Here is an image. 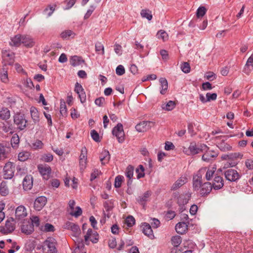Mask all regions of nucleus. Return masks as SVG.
<instances>
[{"instance_id":"48","label":"nucleus","mask_w":253,"mask_h":253,"mask_svg":"<svg viewBox=\"0 0 253 253\" xmlns=\"http://www.w3.org/2000/svg\"><path fill=\"white\" fill-rule=\"evenodd\" d=\"M19 143V137L17 134H14L11 139V144L12 147H17Z\"/></svg>"},{"instance_id":"34","label":"nucleus","mask_w":253,"mask_h":253,"mask_svg":"<svg viewBox=\"0 0 253 253\" xmlns=\"http://www.w3.org/2000/svg\"><path fill=\"white\" fill-rule=\"evenodd\" d=\"M30 114L31 118L34 123L37 124L39 123L40 121V118L39 114L37 109L34 106H32L30 108Z\"/></svg>"},{"instance_id":"10","label":"nucleus","mask_w":253,"mask_h":253,"mask_svg":"<svg viewBox=\"0 0 253 253\" xmlns=\"http://www.w3.org/2000/svg\"><path fill=\"white\" fill-rule=\"evenodd\" d=\"M27 215L26 208L23 205L17 207L15 212V219L17 221H21L25 220L24 218Z\"/></svg>"},{"instance_id":"24","label":"nucleus","mask_w":253,"mask_h":253,"mask_svg":"<svg viewBox=\"0 0 253 253\" xmlns=\"http://www.w3.org/2000/svg\"><path fill=\"white\" fill-rule=\"evenodd\" d=\"M211 184L209 182H206L202 185L199 191V193L202 196H205L209 194L212 188Z\"/></svg>"},{"instance_id":"28","label":"nucleus","mask_w":253,"mask_h":253,"mask_svg":"<svg viewBox=\"0 0 253 253\" xmlns=\"http://www.w3.org/2000/svg\"><path fill=\"white\" fill-rule=\"evenodd\" d=\"M84 62V60L83 58L77 55L72 56L70 58V64L74 67L80 66Z\"/></svg>"},{"instance_id":"41","label":"nucleus","mask_w":253,"mask_h":253,"mask_svg":"<svg viewBox=\"0 0 253 253\" xmlns=\"http://www.w3.org/2000/svg\"><path fill=\"white\" fill-rule=\"evenodd\" d=\"M175 107V103L174 101H169L167 104H163L162 108L163 110L167 111H171Z\"/></svg>"},{"instance_id":"21","label":"nucleus","mask_w":253,"mask_h":253,"mask_svg":"<svg viewBox=\"0 0 253 253\" xmlns=\"http://www.w3.org/2000/svg\"><path fill=\"white\" fill-rule=\"evenodd\" d=\"M142 233L149 238L152 239L154 238V235L151 226L147 222H144L141 224Z\"/></svg>"},{"instance_id":"51","label":"nucleus","mask_w":253,"mask_h":253,"mask_svg":"<svg viewBox=\"0 0 253 253\" xmlns=\"http://www.w3.org/2000/svg\"><path fill=\"white\" fill-rule=\"evenodd\" d=\"M60 113L62 116L67 115V108L65 102L64 100H61L60 106Z\"/></svg>"},{"instance_id":"61","label":"nucleus","mask_w":253,"mask_h":253,"mask_svg":"<svg viewBox=\"0 0 253 253\" xmlns=\"http://www.w3.org/2000/svg\"><path fill=\"white\" fill-rule=\"evenodd\" d=\"M206 98H207L208 102L211 100H215L217 98V94L215 93H211L210 92H208L206 94Z\"/></svg>"},{"instance_id":"9","label":"nucleus","mask_w":253,"mask_h":253,"mask_svg":"<svg viewBox=\"0 0 253 253\" xmlns=\"http://www.w3.org/2000/svg\"><path fill=\"white\" fill-rule=\"evenodd\" d=\"M112 134L115 135L119 143H123L125 140V133L123 125L118 123L112 129Z\"/></svg>"},{"instance_id":"36","label":"nucleus","mask_w":253,"mask_h":253,"mask_svg":"<svg viewBox=\"0 0 253 253\" xmlns=\"http://www.w3.org/2000/svg\"><path fill=\"white\" fill-rule=\"evenodd\" d=\"M151 192L147 191L145 192L143 195L139 196L137 199V201L141 205L145 204L146 202L148 200L149 197L151 195Z\"/></svg>"},{"instance_id":"44","label":"nucleus","mask_w":253,"mask_h":253,"mask_svg":"<svg viewBox=\"0 0 253 253\" xmlns=\"http://www.w3.org/2000/svg\"><path fill=\"white\" fill-rule=\"evenodd\" d=\"M114 200H110L106 201L104 203V204H103L104 207L106 211L109 212V211H111V210H112V209H113V208L114 207Z\"/></svg>"},{"instance_id":"25","label":"nucleus","mask_w":253,"mask_h":253,"mask_svg":"<svg viewBox=\"0 0 253 253\" xmlns=\"http://www.w3.org/2000/svg\"><path fill=\"white\" fill-rule=\"evenodd\" d=\"M211 185L214 189H220L224 185L223 178L220 176L217 175L216 174L214 175Z\"/></svg>"},{"instance_id":"40","label":"nucleus","mask_w":253,"mask_h":253,"mask_svg":"<svg viewBox=\"0 0 253 253\" xmlns=\"http://www.w3.org/2000/svg\"><path fill=\"white\" fill-rule=\"evenodd\" d=\"M10 116V112L7 108L3 107L0 110V118L2 120H7Z\"/></svg>"},{"instance_id":"6","label":"nucleus","mask_w":253,"mask_h":253,"mask_svg":"<svg viewBox=\"0 0 253 253\" xmlns=\"http://www.w3.org/2000/svg\"><path fill=\"white\" fill-rule=\"evenodd\" d=\"M16 220L13 217L8 218L4 227H0V231L4 234H7L12 232L15 229Z\"/></svg>"},{"instance_id":"7","label":"nucleus","mask_w":253,"mask_h":253,"mask_svg":"<svg viewBox=\"0 0 253 253\" xmlns=\"http://www.w3.org/2000/svg\"><path fill=\"white\" fill-rule=\"evenodd\" d=\"M15 53L10 50H2V65L6 64L7 65H11L14 61Z\"/></svg>"},{"instance_id":"18","label":"nucleus","mask_w":253,"mask_h":253,"mask_svg":"<svg viewBox=\"0 0 253 253\" xmlns=\"http://www.w3.org/2000/svg\"><path fill=\"white\" fill-rule=\"evenodd\" d=\"M93 243L98 242L99 239V235L96 231H93L91 228L87 230L86 235L84 236V240L85 242L88 241V239Z\"/></svg>"},{"instance_id":"43","label":"nucleus","mask_w":253,"mask_h":253,"mask_svg":"<svg viewBox=\"0 0 253 253\" xmlns=\"http://www.w3.org/2000/svg\"><path fill=\"white\" fill-rule=\"evenodd\" d=\"M140 15L142 17L146 18L148 20H151L152 19L151 11L148 9H142L141 11Z\"/></svg>"},{"instance_id":"29","label":"nucleus","mask_w":253,"mask_h":253,"mask_svg":"<svg viewBox=\"0 0 253 253\" xmlns=\"http://www.w3.org/2000/svg\"><path fill=\"white\" fill-rule=\"evenodd\" d=\"M175 229L177 233L183 234L187 230L188 225L186 222H179L176 224Z\"/></svg>"},{"instance_id":"49","label":"nucleus","mask_w":253,"mask_h":253,"mask_svg":"<svg viewBox=\"0 0 253 253\" xmlns=\"http://www.w3.org/2000/svg\"><path fill=\"white\" fill-rule=\"evenodd\" d=\"M41 159L43 162L49 163L53 160V156L50 153L44 154L42 156Z\"/></svg>"},{"instance_id":"12","label":"nucleus","mask_w":253,"mask_h":253,"mask_svg":"<svg viewBox=\"0 0 253 253\" xmlns=\"http://www.w3.org/2000/svg\"><path fill=\"white\" fill-rule=\"evenodd\" d=\"M204 154L202 155V159L206 162H210L211 161L214 159L218 156L217 152L213 150H210L209 147L207 146V149L203 151Z\"/></svg>"},{"instance_id":"59","label":"nucleus","mask_w":253,"mask_h":253,"mask_svg":"<svg viewBox=\"0 0 253 253\" xmlns=\"http://www.w3.org/2000/svg\"><path fill=\"white\" fill-rule=\"evenodd\" d=\"M181 70L185 73H188L190 71V66L188 63L184 62L181 65Z\"/></svg>"},{"instance_id":"16","label":"nucleus","mask_w":253,"mask_h":253,"mask_svg":"<svg viewBox=\"0 0 253 253\" xmlns=\"http://www.w3.org/2000/svg\"><path fill=\"white\" fill-rule=\"evenodd\" d=\"M75 91L78 94L81 103H84L86 99V94L83 86L79 83H76L75 84Z\"/></svg>"},{"instance_id":"52","label":"nucleus","mask_w":253,"mask_h":253,"mask_svg":"<svg viewBox=\"0 0 253 253\" xmlns=\"http://www.w3.org/2000/svg\"><path fill=\"white\" fill-rule=\"evenodd\" d=\"M206 169V168H205ZM215 172V169L212 168V169H208L207 170L206 169V178L207 180H211V178L213 176Z\"/></svg>"},{"instance_id":"2","label":"nucleus","mask_w":253,"mask_h":253,"mask_svg":"<svg viewBox=\"0 0 253 253\" xmlns=\"http://www.w3.org/2000/svg\"><path fill=\"white\" fill-rule=\"evenodd\" d=\"M56 241L52 237L47 238L42 244V250L44 253H57Z\"/></svg>"},{"instance_id":"53","label":"nucleus","mask_w":253,"mask_h":253,"mask_svg":"<svg viewBox=\"0 0 253 253\" xmlns=\"http://www.w3.org/2000/svg\"><path fill=\"white\" fill-rule=\"evenodd\" d=\"M95 51L98 54L103 55L104 54V48L103 45L100 42L95 43Z\"/></svg>"},{"instance_id":"23","label":"nucleus","mask_w":253,"mask_h":253,"mask_svg":"<svg viewBox=\"0 0 253 253\" xmlns=\"http://www.w3.org/2000/svg\"><path fill=\"white\" fill-rule=\"evenodd\" d=\"M8 70V67L6 66V64H3L0 70V81L4 84H7L9 82Z\"/></svg>"},{"instance_id":"22","label":"nucleus","mask_w":253,"mask_h":253,"mask_svg":"<svg viewBox=\"0 0 253 253\" xmlns=\"http://www.w3.org/2000/svg\"><path fill=\"white\" fill-rule=\"evenodd\" d=\"M47 200L44 196L38 197L34 202V207L36 210L41 211L45 205Z\"/></svg>"},{"instance_id":"17","label":"nucleus","mask_w":253,"mask_h":253,"mask_svg":"<svg viewBox=\"0 0 253 253\" xmlns=\"http://www.w3.org/2000/svg\"><path fill=\"white\" fill-rule=\"evenodd\" d=\"M153 123L150 121H143L136 125L135 128L138 132H143L149 130Z\"/></svg>"},{"instance_id":"3","label":"nucleus","mask_w":253,"mask_h":253,"mask_svg":"<svg viewBox=\"0 0 253 253\" xmlns=\"http://www.w3.org/2000/svg\"><path fill=\"white\" fill-rule=\"evenodd\" d=\"M207 149V145L204 144L196 145L195 143H191L189 147L188 151H184L185 153L188 155H194L200 153H202Z\"/></svg>"},{"instance_id":"54","label":"nucleus","mask_w":253,"mask_h":253,"mask_svg":"<svg viewBox=\"0 0 253 253\" xmlns=\"http://www.w3.org/2000/svg\"><path fill=\"white\" fill-rule=\"evenodd\" d=\"M207 11V9L205 6H200L196 12L197 17L198 18L202 17L205 15Z\"/></svg>"},{"instance_id":"35","label":"nucleus","mask_w":253,"mask_h":253,"mask_svg":"<svg viewBox=\"0 0 253 253\" xmlns=\"http://www.w3.org/2000/svg\"><path fill=\"white\" fill-rule=\"evenodd\" d=\"M159 82L161 84L160 93L163 95L165 94L168 88V81L166 79L164 78H161L159 79Z\"/></svg>"},{"instance_id":"39","label":"nucleus","mask_w":253,"mask_h":253,"mask_svg":"<svg viewBox=\"0 0 253 253\" xmlns=\"http://www.w3.org/2000/svg\"><path fill=\"white\" fill-rule=\"evenodd\" d=\"M30 156V153L27 151H23L20 152L18 155V160L24 162L27 160Z\"/></svg>"},{"instance_id":"57","label":"nucleus","mask_w":253,"mask_h":253,"mask_svg":"<svg viewBox=\"0 0 253 253\" xmlns=\"http://www.w3.org/2000/svg\"><path fill=\"white\" fill-rule=\"evenodd\" d=\"M135 223V218L131 215L127 216L126 219V223L128 227H132Z\"/></svg>"},{"instance_id":"30","label":"nucleus","mask_w":253,"mask_h":253,"mask_svg":"<svg viewBox=\"0 0 253 253\" xmlns=\"http://www.w3.org/2000/svg\"><path fill=\"white\" fill-rule=\"evenodd\" d=\"M187 182V178L185 177H181L178 179L172 185L171 189L175 190Z\"/></svg>"},{"instance_id":"31","label":"nucleus","mask_w":253,"mask_h":253,"mask_svg":"<svg viewBox=\"0 0 253 253\" xmlns=\"http://www.w3.org/2000/svg\"><path fill=\"white\" fill-rule=\"evenodd\" d=\"M99 158L102 165L107 164L110 159L109 152L106 150H103L100 154Z\"/></svg>"},{"instance_id":"46","label":"nucleus","mask_w":253,"mask_h":253,"mask_svg":"<svg viewBox=\"0 0 253 253\" xmlns=\"http://www.w3.org/2000/svg\"><path fill=\"white\" fill-rule=\"evenodd\" d=\"M43 146V144L42 141L37 139L32 143L31 147L34 150H38L42 149Z\"/></svg>"},{"instance_id":"33","label":"nucleus","mask_w":253,"mask_h":253,"mask_svg":"<svg viewBox=\"0 0 253 253\" xmlns=\"http://www.w3.org/2000/svg\"><path fill=\"white\" fill-rule=\"evenodd\" d=\"M9 188L6 181H2L0 184V195L6 196L9 194Z\"/></svg>"},{"instance_id":"27","label":"nucleus","mask_w":253,"mask_h":253,"mask_svg":"<svg viewBox=\"0 0 253 253\" xmlns=\"http://www.w3.org/2000/svg\"><path fill=\"white\" fill-rule=\"evenodd\" d=\"M33 186V177L31 175H27L23 181V187L25 190H30Z\"/></svg>"},{"instance_id":"62","label":"nucleus","mask_w":253,"mask_h":253,"mask_svg":"<svg viewBox=\"0 0 253 253\" xmlns=\"http://www.w3.org/2000/svg\"><path fill=\"white\" fill-rule=\"evenodd\" d=\"M100 173V170L96 169H94L92 172L91 173L90 180L93 181L94 180Z\"/></svg>"},{"instance_id":"37","label":"nucleus","mask_w":253,"mask_h":253,"mask_svg":"<svg viewBox=\"0 0 253 253\" xmlns=\"http://www.w3.org/2000/svg\"><path fill=\"white\" fill-rule=\"evenodd\" d=\"M171 243L174 246V248L172 249L171 253H173L174 251L176 253V248L181 243V237L179 236H175L172 237L171 238Z\"/></svg>"},{"instance_id":"56","label":"nucleus","mask_w":253,"mask_h":253,"mask_svg":"<svg viewBox=\"0 0 253 253\" xmlns=\"http://www.w3.org/2000/svg\"><path fill=\"white\" fill-rule=\"evenodd\" d=\"M149 222L153 228H158L161 224L159 220L156 218H151Z\"/></svg>"},{"instance_id":"38","label":"nucleus","mask_w":253,"mask_h":253,"mask_svg":"<svg viewBox=\"0 0 253 253\" xmlns=\"http://www.w3.org/2000/svg\"><path fill=\"white\" fill-rule=\"evenodd\" d=\"M75 36V34L74 32L70 30H66L63 31L60 34V37L65 40L68 39L70 37L74 38Z\"/></svg>"},{"instance_id":"50","label":"nucleus","mask_w":253,"mask_h":253,"mask_svg":"<svg viewBox=\"0 0 253 253\" xmlns=\"http://www.w3.org/2000/svg\"><path fill=\"white\" fill-rule=\"evenodd\" d=\"M124 179V177L122 175H119L117 176L115 179L114 186L116 188H120Z\"/></svg>"},{"instance_id":"5","label":"nucleus","mask_w":253,"mask_h":253,"mask_svg":"<svg viewBox=\"0 0 253 253\" xmlns=\"http://www.w3.org/2000/svg\"><path fill=\"white\" fill-rule=\"evenodd\" d=\"M13 119L14 124L18 129L22 130L26 127L27 120L26 119L24 114L17 113L14 116Z\"/></svg>"},{"instance_id":"1","label":"nucleus","mask_w":253,"mask_h":253,"mask_svg":"<svg viewBox=\"0 0 253 253\" xmlns=\"http://www.w3.org/2000/svg\"><path fill=\"white\" fill-rule=\"evenodd\" d=\"M34 39L29 35L17 34L10 38L9 42L11 46L19 47L21 44L27 47H32L35 45Z\"/></svg>"},{"instance_id":"4","label":"nucleus","mask_w":253,"mask_h":253,"mask_svg":"<svg viewBox=\"0 0 253 253\" xmlns=\"http://www.w3.org/2000/svg\"><path fill=\"white\" fill-rule=\"evenodd\" d=\"M205 169H200L197 173L193 176V187L194 191H198L200 190L202 183V176L205 173Z\"/></svg>"},{"instance_id":"58","label":"nucleus","mask_w":253,"mask_h":253,"mask_svg":"<svg viewBox=\"0 0 253 253\" xmlns=\"http://www.w3.org/2000/svg\"><path fill=\"white\" fill-rule=\"evenodd\" d=\"M90 134L91 138L94 140L95 142H99L100 141L99 135L98 133L94 129L91 130Z\"/></svg>"},{"instance_id":"64","label":"nucleus","mask_w":253,"mask_h":253,"mask_svg":"<svg viewBox=\"0 0 253 253\" xmlns=\"http://www.w3.org/2000/svg\"><path fill=\"white\" fill-rule=\"evenodd\" d=\"M245 165L249 169H253V159H247L245 161Z\"/></svg>"},{"instance_id":"55","label":"nucleus","mask_w":253,"mask_h":253,"mask_svg":"<svg viewBox=\"0 0 253 253\" xmlns=\"http://www.w3.org/2000/svg\"><path fill=\"white\" fill-rule=\"evenodd\" d=\"M55 7L54 6H51L50 5H48L47 7L45 8V9L43 11V12L46 14L48 17L50 16L54 11L55 10Z\"/></svg>"},{"instance_id":"47","label":"nucleus","mask_w":253,"mask_h":253,"mask_svg":"<svg viewBox=\"0 0 253 253\" xmlns=\"http://www.w3.org/2000/svg\"><path fill=\"white\" fill-rule=\"evenodd\" d=\"M134 168L131 165H129L126 169L125 174L128 179H131L133 175Z\"/></svg>"},{"instance_id":"15","label":"nucleus","mask_w":253,"mask_h":253,"mask_svg":"<svg viewBox=\"0 0 253 253\" xmlns=\"http://www.w3.org/2000/svg\"><path fill=\"white\" fill-rule=\"evenodd\" d=\"M75 201L74 200H70L68 203V206L71 211L70 214L75 217H78L82 214V210L80 207H77L76 211H74V207L75 206Z\"/></svg>"},{"instance_id":"42","label":"nucleus","mask_w":253,"mask_h":253,"mask_svg":"<svg viewBox=\"0 0 253 253\" xmlns=\"http://www.w3.org/2000/svg\"><path fill=\"white\" fill-rule=\"evenodd\" d=\"M157 36L158 39H161L164 42L167 41L169 39L168 34L166 32L162 30H161L157 32Z\"/></svg>"},{"instance_id":"19","label":"nucleus","mask_w":253,"mask_h":253,"mask_svg":"<svg viewBox=\"0 0 253 253\" xmlns=\"http://www.w3.org/2000/svg\"><path fill=\"white\" fill-rule=\"evenodd\" d=\"M21 230L22 233L26 235H29L34 232V228L33 225H32V223H30V221L24 220L23 224L21 225Z\"/></svg>"},{"instance_id":"63","label":"nucleus","mask_w":253,"mask_h":253,"mask_svg":"<svg viewBox=\"0 0 253 253\" xmlns=\"http://www.w3.org/2000/svg\"><path fill=\"white\" fill-rule=\"evenodd\" d=\"M14 66L15 69L18 73L23 75L27 74L26 71L23 69L22 66L20 65L19 63H15Z\"/></svg>"},{"instance_id":"8","label":"nucleus","mask_w":253,"mask_h":253,"mask_svg":"<svg viewBox=\"0 0 253 253\" xmlns=\"http://www.w3.org/2000/svg\"><path fill=\"white\" fill-rule=\"evenodd\" d=\"M15 166L11 162H7L3 167V178L6 179H11L14 176Z\"/></svg>"},{"instance_id":"14","label":"nucleus","mask_w":253,"mask_h":253,"mask_svg":"<svg viewBox=\"0 0 253 253\" xmlns=\"http://www.w3.org/2000/svg\"><path fill=\"white\" fill-rule=\"evenodd\" d=\"M190 194H183L180 195L179 193H174V197L177 199V203L179 206H184L187 204L190 200Z\"/></svg>"},{"instance_id":"13","label":"nucleus","mask_w":253,"mask_h":253,"mask_svg":"<svg viewBox=\"0 0 253 253\" xmlns=\"http://www.w3.org/2000/svg\"><path fill=\"white\" fill-rule=\"evenodd\" d=\"M38 169L43 179L47 180L49 178L51 169L49 166L46 164H40L38 165Z\"/></svg>"},{"instance_id":"32","label":"nucleus","mask_w":253,"mask_h":253,"mask_svg":"<svg viewBox=\"0 0 253 253\" xmlns=\"http://www.w3.org/2000/svg\"><path fill=\"white\" fill-rule=\"evenodd\" d=\"M216 146L221 151L223 152L229 151L232 150V147L223 140L219 142H217Z\"/></svg>"},{"instance_id":"11","label":"nucleus","mask_w":253,"mask_h":253,"mask_svg":"<svg viewBox=\"0 0 253 253\" xmlns=\"http://www.w3.org/2000/svg\"><path fill=\"white\" fill-rule=\"evenodd\" d=\"M224 174L225 178L231 182L236 181L240 177L237 171L232 169L225 170Z\"/></svg>"},{"instance_id":"20","label":"nucleus","mask_w":253,"mask_h":253,"mask_svg":"<svg viewBox=\"0 0 253 253\" xmlns=\"http://www.w3.org/2000/svg\"><path fill=\"white\" fill-rule=\"evenodd\" d=\"M64 228L68 230H70L73 232V236L77 237L78 235L80 234V228L79 225L77 224L71 222L70 221H67L66 222L64 225Z\"/></svg>"},{"instance_id":"26","label":"nucleus","mask_w":253,"mask_h":253,"mask_svg":"<svg viewBox=\"0 0 253 253\" xmlns=\"http://www.w3.org/2000/svg\"><path fill=\"white\" fill-rule=\"evenodd\" d=\"M253 68V52L248 59L244 66L243 72L247 75H249Z\"/></svg>"},{"instance_id":"60","label":"nucleus","mask_w":253,"mask_h":253,"mask_svg":"<svg viewBox=\"0 0 253 253\" xmlns=\"http://www.w3.org/2000/svg\"><path fill=\"white\" fill-rule=\"evenodd\" d=\"M116 73L119 76H122L124 75L125 73V69L124 67L122 65L118 66L116 69Z\"/></svg>"},{"instance_id":"45","label":"nucleus","mask_w":253,"mask_h":253,"mask_svg":"<svg viewBox=\"0 0 253 253\" xmlns=\"http://www.w3.org/2000/svg\"><path fill=\"white\" fill-rule=\"evenodd\" d=\"M144 170V168L142 165H139L138 168H137L136 169L137 178L138 179L142 178L145 176Z\"/></svg>"}]
</instances>
